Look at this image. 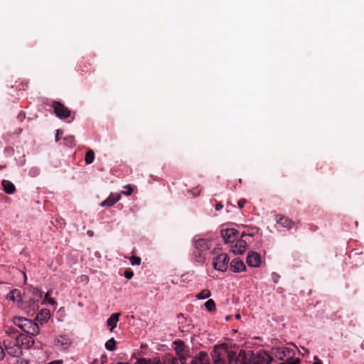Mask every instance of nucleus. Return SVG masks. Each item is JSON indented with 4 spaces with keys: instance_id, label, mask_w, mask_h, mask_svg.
Returning a JSON list of instances; mask_svg holds the SVG:
<instances>
[{
    "instance_id": "obj_33",
    "label": "nucleus",
    "mask_w": 364,
    "mask_h": 364,
    "mask_svg": "<svg viewBox=\"0 0 364 364\" xmlns=\"http://www.w3.org/2000/svg\"><path fill=\"white\" fill-rule=\"evenodd\" d=\"M14 343H15V341L13 342L8 339L4 340V341H3V345L6 351L9 350V348L12 346V344H14Z\"/></svg>"
},
{
    "instance_id": "obj_43",
    "label": "nucleus",
    "mask_w": 364,
    "mask_h": 364,
    "mask_svg": "<svg viewBox=\"0 0 364 364\" xmlns=\"http://www.w3.org/2000/svg\"><path fill=\"white\" fill-rule=\"evenodd\" d=\"M47 364H63V360H56L51 361Z\"/></svg>"
},
{
    "instance_id": "obj_55",
    "label": "nucleus",
    "mask_w": 364,
    "mask_h": 364,
    "mask_svg": "<svg viewBox=\"0 0 364 364\" xmlns=\"http://www.w3.org/2000/svg\"><path fill=\"white\" fill-rule=\"evenodd\" d=\"M4 167H5V166H4V165H0V170H1V169H2V168H4Z\"/></svg>"
},
{
    "instance_id": "obj_42",
    "label": "nucleus",
    "mask_w": 364,
    "mask_h": 364,
    "mask_svg": "<svg viewBox=\"0 0 364 364\" xmlns=\"http://www.w3.org/2000/svg\"><path fill=\"white\" fill-rule=\"evenodd\" d=\"M65 140H68V142L70 143V146L74 143V136H70L68 137L65 138Z\"/></svg>"
},
{
    "instance_id": "obj_8",
    "label": "nucleus",
    "mask_w": 364,
    "mask_h": 364,
    "mask_svg": "<svg viewBox=\"0 0 364 364\" xmlns=\"http://www.w3.org/2000/svg\"><path fill=\"white\" fill-rule=\"evenodd\" d=\"M6 299L9 300H11L13 301H18V306L21 308H22V309L26 308V301L22 299L21 291L17 289H14L11 290L6 296Z\"/></svg>"
},
{
    "instance_id": "obj_10",
    "label": "nucleus",
    "mask_w": 364,
    "mask_h": 364,
    "mask_svg": "<svg viewBox=\"0 0 364 364\" xmlns=\"http://www.w3.org/2000/svg\"><path fill=\"white\" fill-rule=\"evenodd\" d=\"M247 264L252 267H259L262 262L260 254L256 252H250L247 256Z\"/></svg>"
},
{
    "instance_id": "obj_46",
    "label": "nucleus",
    "mask_w": 364,
    "mask_h": 364,
    "mask_svg": "<svg viewBox=\"0 0 364 364\" xmlns=\"http://www.w3.org/2000/svg\"><path fill=\"white\" fill-rule=\"evenodd\" d=\"M5 355V353L4 351V349L1 346H0V360H1Z\"/></svg>"
},
{
    "instance_id": "obj_53",
    "label": "nucleus",
    "mask_w": 364,
    "mask_h": 364,
    "mask_svg": "<svg viewBox=\"0 0 364 364\" xmlns=\"http://www.w3.org/2000/svg\"><path fill=\"white\" fill-rule=\"evenodd\" d=\"M314 364H322L321 360H318L317 362H315Z\"/></svg>"
},
{
    "instance_id": "obj_6",
    "label": "nucleus",
    "mask_w": 364,
    "mask_h": 364,
    "mask_svg": "<svg viewBox=\"0 0 364 364\" xmlns=\"http://www.w3.org/2000/svg\"><path fill=\"white\" fill-rule=\"evenodd\" d=\"M225 356L228 357V364H238L239 360L247 359L245 351L242 350H241L237 355L236 352L227 349Z\"/></svg>"
},
{
    "instance_id": "obj_52",
    "label": "nucleus",
    "mask_w": 364,
    "mask_h": 364,
    "mask_svg": "<svg viewBox=\"0 0 364 364\" xmlns=\"http://www.w3.org/2000/svg\"><path fill=\"white\" fill-rule=\"evenodd\" d=\"M235 318H236L237 319H239V318H240V315L239 314H237L235 315Z\"/></svg>"
},
{
    "instance_id": "obj_34",
    "label": "nucleus",
    "mask_w": 364,
    "mask_h": 364,
    "mask_svg": "<svg viewBox=\"0 0 364 364\" xmlns=\"http://www.w3.org/2000/svg\"><path fill=\"white\" fill-rule=\"evenodd\" d=\"M124 277L128 279H130L133 277L134 276V272L132 270H131L130 269H127L125 270L124 273Z\"/></svg>"
},
{
    "instance_id": "obj_49",
    "label": "nucleus",
    "mask_w": 364,
    "mask_h": 364,
    "mask_svg": "<svg viewBox=\"0 0 364 364\" xmlns=\"http://www.w3.org/2000/svg\"><path fill=\"white\" fill-rule=\"evenodd\" d=\"M240 360H241V364H250V363H248L246 361V359Z\"/></svg>"
},
{
    "instance_id": "obj_27",
    "label": "nucleus",
    "mask_w": 364,
    "mask_h": 364,
    "mask_svg": "<svg viewBox=\"0 0 364 364\" xmlns=\"http://www.w3.org/2000/svg\"><path fill=\"white\" fill-rule=\"evenodd\" d=\"M116 341L114 338H110L105 343V348L108 350H114L116 348Z\"/></svg>"
},
{
    "instance_id": "obj_47",
    "label": "nucleus",
    "mask_w": 364,
    "mask_h": 364,
    "mask_svg": "<svg viewBox=\"0 0 364 364\" xmlns=\"http://www.w3.org/2000/svg\"><path fill=\"white\" fill-rule=\"evenodd\" d=\"M223 208V205L221 203H218L215 205V210L218 211L220 210Z\"/></svg>"
},
{
    "instance_id": "obj_19",
    "label": "nucleus",
    "mask_w": 364,
    "mask_h": 364,
    "mask_svg": "<svg viewBox=\"0 0 364 364\" xmlns=\"http://www.w3.org/2000/svg\"><path fill=\"white\" fill-rule=\"evenodd\" d=\"M175 346V350L178 355L189 353V348L187 347L184 342L181 340H177L173 342Z\"/></svg>"
},
{
    "instance_id": "obj_16",
    "label": "nucleus",
    "mask_w": 364,
    "mask_h": 364,
    "mask_svg": "<svg viewBox=\"0 0 364 364\" xmlns=\"http://www.w3.org/2000/svg\"><path fill=\"white\" fill-rule=\"evenodd\" d=\"M275 220L277 223L281 225L283 228H285L287 230H290L294 225V221L282 215H277L275 216Z\"/></svg>"
},
{
    "instance_id": "obj_13",
    "label": "nucleus",
    "mask_w": 364,
    "mask_h": 364,
    "mask_svg": "<svg viewBox=\"0 0 364 364\" xmlns=\"http://www.w3.org/2000/svg\"><path fill=\"white\" fill-rule=\"evenodd\" d=\"M273 358L266 352L261 351L253 358V364H270Z\"/></svg>"
},
{
    "instance_id": "obj_20",
    "label": "nucleus",
    "mask_w": 364,
    "mask_h": 364,
    "mask_svg": "<svg viewBox=\"0 0 364 364\" xmlns=\"http://www.w3.org/2000/svg\"><path fill=\"white\" fill-rule=\"evenodd\" d=\"M6 352L13 357H19L23 354L22 348L16 340L15 341V343L12 344V346L9 348Z\"/></svg>"
},
{
    "instance_id": "obj_38",
    "label": "nucleus",
    "mask_w": 364,
    "mask_h": 364,
    "mask_svg": "<svg viewBox=\"0 0 364 364\" xmlns=\"http://www.w3.org/2000/svg\"><path fill=\"white\" fill-rule=\"evenodd\" d=\"M125 188H127L128 190L127 191H122V193L127 196H130L133 192L132 188L129 185L127 186Z\"/></svg>"
},
{
    "instance_id": "obj_3",
    "label": "nucleus",
    "mask_w": 364,
    "mask_h": 364,
    "mask_svg": "<svg viewBox=\"0 0 364 364\" xmlns=\"http://www.w3.org/2000/svg\"><path fill=\"white\" fill-rule=\"evenodd\" d=\"M230 258L225 253H221L218 255L213 261V267L220 272H225L228 267Z\"/></svg>"
},
{
    "instance_id": "obj_18",
    "label": "nucleus",
    "mask_w": 364,
    "mask_h": 364,
    "mask_svg": "<svg viewBox=\"0 0 364 364\" xmlns=\"http://www.w3.org/2000/svg\"><path fill=\"white\" fill-rule=\"evenodd\" d=\"M230 269L234 272H240L246 269L244 262L239 258H235L230 262Z\"/></svg>"
},
{
    "instance_id": "obj_40",
    "label": "nucleus",
    "mask_w": 364,
    "mask_h": 364,
    "mask_svg": "<svg viewBox=\"0 0 364 364\" xmlns=\"http://www.w3.org/2000/svg\"><path fill=\"white\" fill-rule=\"evenodd\" d=\"M247 203V200L244 198L242 199H240L238 203H237V205H238V207L241 209L244 207L245 204Z\"/></svg>"
},
{
    "instance_id": "obj_37",
    "label": "nucleus",
    "mask_w": 364,
    "mask_h": 364,
    "mask_svg": "<svg viewBox=\"0 0 364 364\" xmlns=\"http://www.w3.org/2000/svg\"><path fill=\"white\" fill-rule=\"evenodd\" d=\"M300 360L299 358H296L293 360H287V362L281 363L279 364H299Z\"/></svg>"
},
{
    "instance_id": "obj_39",
    "label": "nucleus",
    "mask_w": 364,
    "mask_h": 364,
    "mask_svg": "<svg viewBox=\"0 0 364 364\" xmlns=\"http://www.w3.org/2000/svg\"><path fill=\"white\" fill-rule=\"evenodd\" d=\"M177 318H178V323H183L184 322V321L186 320L183 314H178L177 315Z\"/></svg>"
},
{
    "instance_id": "obj_11",
    "label": "nucleus",
    "mask_w": 364,
    "mask_h": 364,
    "mask_svg": "<svg viewBox=\"0 0 364 364\" xmlns=\"http://www.w3.org/2000/svg\"><path fill=\"white\" fill-rule=\"evenodd\" d=\"M239 232L233 228L225 229L221 230V236L225 243L232 242L236 240Z\"/></svg>"
},
{
    "instance_id": "obj_9",
    "label": "nucleus",
    "mask_w": 364,
    "mask_h": 364,
    "mask_svg": "<svg viewBox=\"0 0 364 364\" xmlns=\"http://www.w3.org/2000/svg\"><path fill=\"white\" fill-rule=\"evenodd\" d=\"M25 322L26 324L23 326V331L31 336H36L40 333L39 326L36 323L30 319H27V321Z\"/></svg>"
},
{
    "instance_id": "obj_44",
    "label": "nucleus",
    "mask_w": 364,
    "mask_h": 364,
    "mask_svg": "<svg viewBox=\"0 0 364 364\" xmlns=\"http://www.w3.org/2000/svg\"><path fill=\"white\" fill-rule=\"evenodd\" d=\"M279 278V276L277 274H276V273L272 274V279L275 283H277L278 282Z\"/></svg>"
},
{
    "instance_id": "obj_14",
    "label": "nucleus",
    "mask_w": 364,
    "mask_h": 364,
    "mask_svg": "<svg viewBox=\"0 0 364 364\" xmlns=\"http://www.w3.org/2000/svg\"><path fill=\"white\" fill-rule=\"evenodd\" d=\"M193 241L195 248L200 252L209 250L211 247L210 241L208 239L194 237Z\"/></svg>"
},
{
    "instance_id": "obj_45",
    "label": "nucleus",
    "mask_w": 364,
    "mask_h": 364,
    "mask_svg": "<svg viewBox=\"0 0 364 364\" xmlns=\"http://www.w3.org/2000/svg\"><path fill=\"white\" fill-rule=\"evenodd\" d=\"M61 134H63V131L60 130V129H58L57 132H56V134H55V139H56V141L59 140L60 135H61Z\"/></svg>"
},
{
    "instance_id": "obj_17",
    "label": "nucleus",
    "mask_w": 364,
    "mask_h": 364,
    "mask_svg": "<svg viewBox=\"0 0 364 364\" xmlns=\"http://www.w3.org/2000/svg\"><path fill=\"white\" fill-rule=\"evenodd\" d=\"M120 194L112 193L106 200L100 203V205L102 207H112L120 200Z\"/></svg>"
},
{
    "instance_id": "obj_24",
    "label": "nucleus",
    "mask_w": 364,
    "mask_h": 364,
    "mask_svg": "<svg viewBox=\"0 0 364 364\" xmlns=\"http://www.w3.org/2000/svg\"><path fill=\"white\" fill-rule=\"evenodd\" d=\"M27 319L28 318L24 317L14 316L12 318V321L14 325L17 326L23 331V326H24V324H26L25 321H27Z\"/></svg>"
},
{
    "instance_id": "obj_5",
    "label": "nucleus",
    "mask_w": 364,
    "mask_h": 364,
    "mask_svg": "<svg viewBox=\"0 0 364 364\" xmlns=\"http://www.w3.org/2000/svg\"><path fill=\"white\" fill-rule=\"evenodd\" d=\"M273 354L279 360H283L285 358H290L293 357L294 352L289 348L279 347L273 349Z\"/></svg>"
},
{
    "instance_id": "obj_7",
    "label": "nucleus",
    "mask_w": 364,
    "mask_h": 364,
    "mask_svg": "<svg viewBox=\"0 0 364 364\" xmlns=\"http://www.w3.org/2000/svg\"><path fill=\"white\" fill-rule=\"evenodd\" d=\"M16 340L18 341V343L21 346V348H24L29 349L35 343L34 339L31 336L26 334L17 335Z\"/></svg>"
},
{
    "instance_id": "obj_30",
    "label": "nucleus",
    "mask_w": 364,
    "mask_h": 364,
    "mask_svg": "<svg viewBox=\"0 0 364 364\" xmlns=\"http://www.w3.org/2000/svg\"><path fill=\"white\" fill-rule=\"evenodd\" d=\"M137 363L138 364H159V359H158V360L155 359V361L154 363H151L149 359L141 358V359L138 360Z\"/></svg>"
},
{
    "instance_id": "obj_28",
    "label": "nucleus",
    "mask_w": 364,
    "mask_h": 364,
    "mask_svg": "<svg viewBox=\"0 0 364 364\" xmlns=\"http://www.w3.org/2000/svg\"><path fill=\"white\" fill-rule=\"evenodd\" d=\"M205 306L209 311L215 310V303L213 299H209L205 303Z\"/></svg>"
},
{
    "instance_id": "obj_12",
    "label": "nucleus",
    "mask_w": 364,
    "mask_h": 364,
    "mask_svg": "<svg viewBox=\"0 0 364 364\" xmlns=\"http://www.w3.org/2000/svg\"><path fill=\"white\" fill-rule=\"evenodd\" d=\"M54 344L56 347L65 350L71 346L72 341L67 336L60 335L55 338Z\"/></svg>"
},
{
    "instance_id": "obj_22",
    "label": "nucleus",
    "mask_w": 364,
    "mask_h": 364,
    "mask_svg": "<svg viewBox=\"0 0 364 364\" xmlns=\"http://www.w3.org/2000/svg\"><path fill=\"white\" fill-rule=\"evenodd\" d=\"M1 185L3 186V189L4 192L7 194H13L16 191V187L12 182L8 180H3L1 181Z\"/></svg>"
},
{
    "instance_id": "obj_32",
    "label": "nucleus",
    "mask_w": 364,
    "mask_h": 364,
    "mask_svg": "<svg viewBox=\"0 0 364 364\" xmlns=\"http://www.w3.org/2000/svg\"><path fill=\"white\" fill-rule=\"evenodd\" d=\"M46 301L49 303V304H52V305H54V304H56L55 300L50 297V295H49L48 292L45 295L43 303L46 302Z\"/></svg>"
},
{
    "instance_id": "obj_15",
    "label": "nucleus",
    "mask_w": 364,
    "mask_h": 364,
    "mask_svg": "<svg viewBox=\"0 0 364 364\" xmlns=\"http://www.w3.org/2000/svg\"><path fill=\"white\" fill-rule=\"evenodd\" d=\"M247 247V242L243 237L237 240L236 243L233 247H232V250L235 254L242 255L245 252Z\"/></svg>"
},
{
    "instance_id": "obj_23",
    "label": "nucleus",
    "mask_w": 364,
    "mask_h": 364,
    "mask_svg": "<svg viewBox=\"0 0 364 364\" xmlns=\"http://www.w3.org/2000/svg\"><path fill=\"white\" fill-rule=\"evenodd\" d=\"M50 314L48 309H42L36 316V319L41 322L44 323L48 321L50 318Z\"/></svg>"
},
{
    "instance_id": "obj_41",
    "label": "nucleus",
    "mask_w": 364,
    "mask_h": 364,
    "mask_svg": "<svg viewBox=\"0 0 364 364\" xmlns=\"http://www.w3.org/2000/svg\"><path fill=\"white\" fill-rule=\"evenodd\" d=\"M255 235V232H243L241 235H240V237H244L245 236H250V237H253Z\"/></svg>"
},
{
    "instance_id": "obj_2",
    "label": "nucleus",
    "mask_w": 364,
    "mask_h": 364,
    "mask_svg": "<svg viewBox=\"0 0 364 364\" xmlns=\"http://www.w3.org/2000/svg\"><path fill=\"white\" fill-rule=\"evenodd\" d=\"M227 348L224 345L215 346L211 352V357L214 364H225V356L226 355Z\"/></svg>"
},
{
    "instance_id": "obj_50",
    "label": "nucleus",
    "mask_w": 364,
    "mask_h": 364,
    "mask_svg": "<svg viewBox=\"0 0 364 364\" xmlns=\"http://www.w3.org/2000/svg\"><path fill=\"white\" fill-rule=\"evenodd\" d=\"M159 364H173V362L170 361V360H168L167 362L166 363H161L160 361H159Z\"/></svg>"
},
{
    "instance_id": "obj_36",
    "label": "nucleus",
    "mask_w": 364,
    "mask_h": 364,
    "mask_svg": "<svg viewBox=\"0 0 364 364\" xmlns=\"http://www.w3.org/2000/svg\"><path fill=\"white\" fill-rule=\"evenodd\" d=\"M189 353L178 355L181 364H185Z\"/></svg>"
},
{
    "instance_id": "obj_25",
    "label": "nucleus",
    "mask_w": 364,
    "mask_h": 364,
    "mask_svg": "<svg viewBox=\"0 0 364 364\" xmlns=\"http://www.w3.org/2000/svg\"><path fill=\"white\" fill-rule=\"evenodd\" d=\"M95 159V152L92 149H88L85 156V161L87 164H90Z\"/></svg>"
},
{
    "instance_id": "obj_1",
    "label": "nucleus",
    "mask_w": 364,
    "mask_h": 364,
    "mask_svg": "<svg viewBox=\"0 0 364 364\" xmlns=\"http://www.w3.org/2000/svg\"><path fill=\"white\" fill-rule=\"evenodd\" d=\"M42 298V291L37 288L31 287L28 289V293L23 295L24 299H28L26 301V308L31 307L33 309L35 308V304L38 302Z\"/></svg>"
},
{
    "instance_id": "obj_48",
    "label": "nucleus",
    "mask_w": 364,
    "mask_h": 364,
    "mask_svg": "<svg viewBox=\"0 0 364 364\" xmlns=\"http://www.w3.org/2000/svg\"><path fill=\"white\" fill-rule=\"evenodd\" d=\"M309 229L311 231H316L318 230V227L314 225H309Z\"/></svg>"
},
{
    "instance_id": "obj_56",
    "label": "nucleus",
    "mask_w": 364,
    "mask_h": 364,
    "mask_svg": "<svg viewBox=\"0 0 364 364\" xmlns=\"http://www.w3.org/2000/svg\"><path fill=\"white\" fill-rule=\"evenodd\" d=\"M306 352H308V350L306 348H303Z\"/></svg>"
},
{
    "instance_id": "obj_31",
    "label": "nucleus",
    "mask_w": 364,
    "mask_h": 364,
    "mask_svg": "<svg viewBox=\"0 0 364 364\" xmlns=\"http://www.w3.org/2000/svg\"><path fill=\"white\" fill-rule=\"evenodd\" d=\"M132 265H139L141 264V258L139 257L132 256L129 259Z\"/></svg>"
},
{
    "instance_id": "obj_26",
    "label": "nucleus",
    "mask_w": 364,
    "mask_h": 364,
    "mask_svg": "<svg viewBox=\"0 0 364 364\" xmlns=\"http://www.w3.org/2000/svg\"><path fill=\"white\" fill-rule=\"evenodd\" d=\"M210 291L208 289H203L196 295L198 299H205L210 296Z\"/></svg>"
},
{
    "instance_id": "obj_29",
    "label": "nucleus",
    "mask_w": 364,
    "mask_h": 364,
    "mask_svg": "<svg viewBox=\"0 0 364 364\" xmlns=\"http://www.w3.org/2000/svg\"><path fill=\"white\" fill-rule=\"evenodd\" d=\"M18 333V331L14 328V327H7L6 329V333L10 337L14 338L16 337V333Z\"/></svg>"
},
{
    "instance_id": "obj_51",
    "label": "nucleus",
    "mask_w": 364,
    "mask_h": 364,
    "mask_svg": "<svg viewBox=\"0 0 364 364\" xmlns=\"http://www.w3.org/2000/svg\"><path fill=\"white\" fill-rule=\"evenodd\" d=\"M230 318H231V316H227L225 317V320H226V321H229V320H230Z\"/></svg>"
},
{
    "instance_id": "obj_21",
    "label": "nucleus",
    "mask_w": 364,
    "mask_h": 364,
    "mask_svg": "<svg viewBox=\"0 0 364 364\" xmlns=\"http://www.w3.org/2000/svg\"><path fill=\"white\" fill-rule=\"evenodd\" d=\"M120 314L116 313L111 315V316L107 321V325L109 327L110 331H112L114 328L117 327V322L119 321Z\"/></svg>"
},
{
    "instance_id": "obj_4",
    "label": "nucleus",
    "mask_w": 364,
    "mask_h": 364,
    "mask_svg": "<svg viewBox=\"0 0 364 364\" xmlns=\"http://www.w3.org/2000/svg\"><path fill=\"white\" fill-rule=\"evenodd\" d=\"M52 107L55 115L61 119H66L70 115V110L60 102L54 101Z\"/></svg>"
},
{
    "instance_id": "obj_54",
    "label": "nucleus",
    "mask_w": 364,
    "mask_h": 364,
    "mask_svg": "<svg viewBox=\"0 0 364 364\" xmlns=\"http://www.w3.org/2000/svg\"><path fill=\"white\" fill-rule=\"evenodd\" d=\"M116 364H130V363H129L118 362Z\"/></svg>"
},
{
    "instance_id": "obj_35",
    "label": "nucleus",
    "mask_w": 364,
    "mask_h": 364,
    "mask_svg": "<svg viewBox=\"0 0 364 364\" xmlns=\"http://www.w3.org/2000/svg\"><path fill=\"white\" fill-rule=\"evenodd\" d=\"M201 191V189L199 188L198 186L197 187H195L193 188V189L191 190V193L194 196H197L200 194Z\"/></svg>"
}]
</instances>
